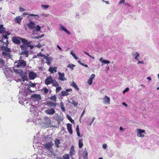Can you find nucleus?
I'll use <instances>...</instances> for the list:
<instances>
[{"label":"nucleus","mask_w":159,"mask_h":159,"mask_svg":"<svg viewBox=\"0 0 159 159\" xmlns=\"http://www.w3.org/2000/svg\"><path fill=\"white\" fill-rule=\"evenodd\" d=\"M58 74L59 75L58 79L62 81L66 80V79L65 77V74L64 73H61L58 72Z\"/></svg>","instance_id":"nucleus-6"},{"label":"nucleus","mask_w":159,"mask_h":159,"mask_svg":"<svg viewBox=\"0 0 159 159\" xmlns=\"http://www.w3.org/2000/svg\"><path fill=\"white\" fill-rule=\"evenodd\" d=\"M70 155L72 157L75 153V150L73 146H71L70 151Z\"/></svg>","instance_id":"nucleus-24"},{"label":"nucleus","mask_w":159,"mask_h":159,"mask_svg":"<svg viewBox=\"0 0 159 159\" xmlns=\"http://www.w3.org/2000/svg\"><path fill=\"white\" fill-rule=\"evenodd\" d=\"M95 119V117H92V120L91 121H88L87 122V123L90 126L91 125V124H92V123H93V122Z\"/></svg>","instance_id":"nucleus-32"},{"label":"nucleus","mask_w":159,"mask_h":159,"mask_svg":"<svg viewBox=\"0 0 159 159\" xmlns=\"http://www.w3.org/2000/svg\"><path fill=\"white\" fill-rule=\"evenodd\" d=\"M40 16H43V17H47L48 16V15L46 13H43L42 14H40Z\"/></svg>","instance_id":"nucleus-44"},{"label":"nucleus","mask_w":159,"mask_h":159,"mask_svg":"<svg viewBox=\"0 0 159 159\" xmlns=\"http://www.w3.org/2000/svg\"><path fill=\"white\" fill-rule=\"evenodd\" d=\"M2 69L3 70V72L6 76L9 74L11 71L10 68H8L7 66H6V67L3 68Z\"/></svg>","instance_id":"nucleus-13"},{"label":"nucleus","mask_w":159,"mask_h":159,"mask_svg":"<svg viewBox=\"0 0 159 159\" xmlns=\"http://www.w3.org/2000/svg\"><path fill=\"white\" fill-rule=\"evenodd\" d=\"M29 86L31 87H34L35 86V84L34 83L30 82Z\"/></svg>","instance_id":"nucleus-51"},{"label":"nucleus","mask_w":159,"mask_h":159,"mask_svg":"<svg viewBox=\"0 0 159 159\" xmlns=\"http://www.w3.org/2000/svg\"><path fill=\"white\" fill-rule=\"evenodd\" d=\"M27 25L29 28L30 29L32 30L35 29L33 32L32 34L33 35L36 34L37 32L40 30L41 27L39 25L36 26V25L32 22H30Z\"/></svg>","instance_id":"nucleus-1"},{"label":"nucleus","mask_w":159,"mask_h":159,"mask_svg":"<svg viewBox=\"0 0 159 159\" xmlns=\"http://www.w3.org/2000/svg\"><path fill=\"white\" fill-rule=\"evenodd\" d=\"M32 97L36 98L37 99H39L40 97V95L37 94H34L32 96Z\"/></svg>","instance_id":"nucleus-42"},{"label":"nucleus","mask_w":159,"mask_h":159,"mask_svg":"<svg viewBox=\"0 0 159 159\" xmlns=\"http://www.w3.org/2000/svg\"><path fill=\"white\" fill-rule=\"evenodd\" d=\"M76 130L77 132L79 131V125H77V127L76 129Z\"/></svg>","instance_id":"nucleus-62"},{"label":"nucleus","mask_w":159,"mask_h":159,"mask_svg":"<svg viewBox=\"0 0 159 159\" xmlns=\"http://www.w3.org/2000/svg\"><path fill=\"white\" fill-rule=\"evenodd\" d=\"M75 66L74 64H69L67 66V67H69L70 69H71L72 70H73L74 69V67H75Z\"/></svg>","instance_id":"nucleus-41"},{"label":"nucleus","mask_w":159,"mask_h":159,"mask_svg":"<svg viewBox=\"0 0 159 159\" xmlns=\"http://www.w3.org/2000/svg\"><path fill=\"white\" fill-rule=\"evenodd\" d=\"M141 63L142 64H144V62L143 61H139L137 63L138 64Z\"/></svg>","instance_id":"nucleus-60"},{"label":"nucleus","mask_w":159,"mask_h":159,"mask_svg":"<svg viewBox=\"0 0 159 159\" xmlns=\"http://www.w3.org/2000/svg\"><path fill=\"white\" fill-rule=\"evenodd\" d=\"M22 19V17L21 16H17L15 18V21L17 23L20 24Z\"/></svg>","instance_id":"nucleus-21"},{"label":"nucleus","mask_w":159,"mask_h":159,"mask_svg":"<svg viewBox=\"0 0 159 159\" xmlns=\"http://www.w3.org/2000/svg\"><path fill=\"white\" fill-rule=\"evenodd\" d=\"M125 1V0H120V1L119 2V3L120 4L124 3Z\"/></svg>","instance_id":"nucleus-58"},{"label":"nucleus","mask_w":159,"mask_h":159,"mask_svg":"<svg viewBox=\"0 0 159 159\" xmlns=\"http://www.w3.org/2000/svg\"><path fill=\"white\" fill-rule=\"evenodd\" d=\"M29 52L28 51H25L23 52H22L21 53V55H23L25 56L26 57H27L29 55Z\"/></svg>","instance_id":"nucleus-27"},{"label":"nucleus","mask_w":159,"mask_h":159,"mask_svg":"<svg viewBox=\"0 0 159 159\" xmlns=\"http://www.w3.org/2000/svg\"><path fill=\"white\" fill-rule=\"evenodd\" d=\"M60 141L58 139H56L55 141V144L57 147L58 148V147H59L58 145L60 144Z\"/></svg>","instance_id":"nucleus-37"},{"label":"nucleus","mask_w":159,"mask_h":159,"mask_svg":"<svg viewBox=\"0 0 159 159\" xmlns=\"http://www.w3.org/2000/svg\"><path fill=\"white\" fill-rule=\"evenodd\" d=\"M82 155L84 159H88V153L86 151H84L82 153Z\"/></svg>","instance_id":"nucleus-26"},{"label":"nucleus","mask_w":159,"mask_h":159,"mask_svg":"<svg viewBox=\"0 0 159 159\" xmlns=\"http://www.w3.org/2000/svg\"><path fill=\"white\" fill-rule=\"evenodd\" d=\"M44 36V34H42L41 36H37L33 37L32 38L35 39H39L40 38L43 37Z\"/></svg>","instance_id":"nucleus-39"},{"label":"nucleus","mask_w":159,"mask_h":159,"mask_svg":"<svg viewBox=\"0 0 159 159\" xmlns=\"http://www.w3.org/2000/svg\"><path fill=\"white\" fill-rule=\"evenodd\" d=\"M103 103L105 104H110V98L107 96H105L103 98Z\"/></svg>","instance_id":"nucleus-17"},{"label":"nucleus","mask_w":159,"mask_h":159,"mask_svg":"<svg viewBox=\"0 0 159 159\" xmlns=\"http://www.w3.org/2000/svg\"><path fill=\"white\" fill-rule=\"evenodd\" d=\"M95 77V75L94 74H92L91 76V77L89 78L93 80L94 78Z\"/></svg>","instance_id":"nucleus-55"},{"label":"nucleus","mask_w":159,"mask_h":159,"mask_svg":"<svg viewBox=\"0 0 159 159\" xmlns=\"http://www.w3.org/2000/svg\"><path fill=\"white\" fill-rule=\"evenodd\" d=\"M60 104L61 106V109L63 111H65V109L63 106V103L62 102H60Z\"/></svg>","instance_id":"nucleus-35"},{"label":"nucleus","mask_w":159,"mask_h":159,"mask_svg":"<svg viewBox=\"0 0 159 159\" xmlns=\"http://www.w3.org/2000/svg\"><path fill=\"white\" fill-rule=\"evenodd\" d=\"M20 76L23 81L24 82L25 80H28L27 75L26 72H21L20 73Z\"/></svg>","instance_id":"nucleus-9"},{"label":"nucleus","mask_w":159,"mask_h":159,"mask_svg":"<svg viewBox=\"0 0 159 159\" xmlns=\"http://www.w3.org/2000/svg\"><path fill=\"white\" fill-rule=\"evenodd\" d=\"M137 133L138 136L140 137H144V134H145V130L140 129H139L137 130Z\"/></svg>","instance_id":"nucleus-4"},{"label":"nucleus","mask_w":159,"mask_h":159,"mask_svg":"<svg viewBox=\"0 0 159 159\" xmlns=\"http://www.w3.org/2000/svg\"><path fill=\"white\" fill-rule=\"evenodd\" d=\"M5 63V61L2 59L0 58V67L3 69V68L6 67Z\"/></svg>","instance_id":"nucleus-22"},{"label":"nucleus","mask_w":159,"mask_h":159,"mask_svg":"<svg viewBox=\"0 0 159 159\" xmlns=\"http://www.w3.org/2000/svg\"><path fill=\"white\" fill-rule=\"evenodd\" d=\"M52 77L51 76L48 77L45 80V84L47 85H48L52 83Z\"/></svg>","instance_id":"nucleus-7"},{"label":"nucleus","mask_w":159,"mask_h":159,"mask_svg":"<svg viewBox=\"0 0 159 159\" xmlns=\"http://www.w3.org/2000/svg\"><path fill=\"white\" fill-rule=\"evenodd\" d=\"M52 86L55 87H58L59 86V84L55 80H53L52 83Z\"/></svg>","instance_id":"nucleus-31"},{"label":"nucleus","mask_w":159,"mask_h":159,"mask_svg":"<svg viewBox=\"0 0 159 159\" xmlns=\"http://www.w3.org/2000/svg\"><path fill=\"white\" fill-rule=\"evenodd\" d=\"M83 139H80L79 142V146L80 148H81L83 146Z\"/></svg>","instance_id":"nucleus-30"},{"label":"nucleus","mask_w":159,"mask_h":159,"mask_svg":"<svg viewBox=\"0 0 159 159\" xmlns=\"http://www.w3.org/2000/svg\"><path fill=\"white\" fill-rule=\"evenodd\" d=\"M67 129L70 134H72L73 133L72 130V125L70 123L67 124Z\"/></svg>","instance_id":"nucleus-19"},{"label":"nucleus","mask_w":159,"mask_h":159,"mask_svg":"<svg viewBox=\"0 0 159 159\" xmlns=\"http://www.w3.org/2000/svg\"><path fill=\"white\" fill-rule=\"evenodd\" d=\"M35 47H37L39 48H40L42 47V45L40 43H39L36 46H35Z\"/></svg>","instance_id":"nucleus-64"},{"label":"nucleus","mask_w":159,"mask_h":159,"mask_svg":"<svg viewBox=\"0 0 159 159\" xmlns=\"http://www.w3.org/2000/svg\"><path fill=\"white\" fill-rule=\"evenodd\" d=\"M26 61L23 60H20L16 62V63H17L16 66L17 67L23 68L26 65Z\"/></svg>","instance_id":"nucleus-2"},{"label":"nucleus","mask_w":159,"mask_h":159,"mask_svg":"<svg viewBox=\"0 0 159 159\" xmlns=\"http://www.w3.org/2000/svg\"><path fill=\"white\" fill-rule=\"evenodd\" d=\"M33 16L34 18L36 20H38L40 18V16L38 15H35L33 14H29L27 19L28 20L31 19L32 18H31V17Z\"/></svg>","instance_id":"nucleus-5"},{"label":"nucleus","mask_w":159,"mask_h":159,"mask_svg":"<svg viewBox=\"0 0 159 159\" xmlns=\"http://www.w3.org/2000/svg\"><path fill=\"white\" fill-rule=\"evenodd\" d=\"M4 50L8 52H10L11 51V49L7 47H5L4 48Z\"/></svg>","instance_id":"nucleus-43"},{"label":"nucleus","mask_w":159,"mask_h":159,"mask_svg":"<svg viewBox=\"0 0 159 159\" xmlns=\"http://www.w3.org/2000/svg\"><path fill=\"white\" fill-rule=\"evenodd\" d=\"M41 7L43 9L46 10L49 7V6L47 5H42Z\"/></svg>","instance_id":"nucleus-33"},{"label":"nucleus","mask_w":159,"mask_h":159,"mask_svg":"<svg viewBox=\"0 0 159 159\" xmlns=\"http://www.w3.org/2000/svg\"><path fill=\"white\" fill-rule=\"evenodd\" d=\"M19 8L20 11L21 12L24 11L25 10L22 7H20Z\"/></svg>","instance_id":"nucleus-56"},{"label":"nucleus","mask_w":159,"mask_h":159,"mask_svg":"<svg viewBox=\"0 0 159 159\" xmlns=\"http://www.w3.org/2000/svg\"><path fill=\"white\" fill-rule=\"evenodd\" d=\"M13 70L16 73H20V72H19L20 70H18L17 69H16L14 68Z\"/></svg>","instance_id":"nucleus-57"},{"label":"nucleus","mask_w":159,"mask_h":159,"mask_svg":"<svg viewBox=\"0 0 159 159\" xmlns=\"http://www.w3.org/2000/svg\"><path fill=\"white\" fill-rule=\"evenodd\" d=\"M59 26L58 28L60 30L64 31L68 35H69L71 33L62 24H59Z\"/></svg>","instance_id":"nucleus-3"},{"label":"nucleus","mask_w":159,"mask_h":159,"mask_svg":"<svg viewBox=\"0 0 159 159\" xmlns=\"http://www.w3.org/2000/svg\"><path fill=\"white\" fill-rule=\"evenodd\" d=\"M74 88L77 90H79V89L77 85L74 87Z\"/></svg>","instance_id":"nucleus-63"},{"label":"nucleus","mask_w":159,"mask_h":159,"mask_svg":"<svg viewBox=\"0 0 159 159\" xmlns=\"http://www.w3.org/2000/svg\"><path fill=\"white\" fill-rule=\"evenodd\" d=\"M5 32V29L2 25H0V33L3 34Z\"/></svg>","instance_id":"nucleus-25"},{"label":"nucleus","mask_w":159,"mask_h":159,"mask_svg":"<svg viewBox=\"0 0 159 159\" xmlns=\"http://www.w3.org/2000/svg\"><path fill=\"white\" fill-rule=\"evenodd\" d=\"M72 102H69L73 104L75 106H77L78 105V103L77 102H76L74 100H72Z\"/></svg>","instance_id":"nucleus-40"},{"label":"nucleus","mask_w":159,"mask_h":159,"mask_svg":"<svg viewBox=\"0 0 159 159\" xmlns=\"http://www.w3.org/2000/svg\"><path fill=\"white\" fill-rule=\"evenodd\" d=\"M57 104V103L53 102L51 101H49L47 103V105L49 107H55Z\"/></svg>","instance_id":"nucleus-11"},{"label":"nucleus","mask_w":159,"mask_h":159,"mask_svg":"<svg viewBox=\"0 0 159 159\" xmlns=\"http://www.w3.org/2000/svg\"><path fill=\"white\" fill-rule=\"evenodd\" d=\"M25 47L26 46L24 45H21L20 46V48L22 50H24L25 49H26Z\"/></svg>","instance_id":"nucleus-49"},{"label":"nucleus","mask_w":159,"mask_h":159,"mask_svg":"<svg viewBox=\"0 0 159 159\" xmlns=\"http://www.w3.org/2000/svg\"><path fill=\"white\" fill-rule=\"evenodd\" d=\"M63 159H70L69 155L68 154H65L63 156Z\"/></svg>","instance_id":"nucleus-34"},{"label":"nucleus","mask_w":159,"mask_h":159,"mask_svg":"<svg viewBox=\"0 0 159 159\" xmlns=\"http://www.w3.org/2000/svg\"><path fill=\"white\" fill-rule=\"evenodd\" d=\"M129 90V88H126L123 92V93L124 94L125 92H128Z\"/></svg>","instance_id":"nucleus-52"},{"label":"nucleus","mask_w":159,"mask_h":159,"mask_svg":"<svg viewBox=\"0 0 159 159\" xmlns=\"http://www.w3.org/2000/svg\"><path fill=\"white\" fill-rule=\"evenodd\" d=\"M110 63V61L107 60H104L103 61L102 63L104 64H109Z\"/></svg>","instance_id":"nucleus-50"},{"label":"nucleus","mask_w":159,"mask_h":159,"mask_svg":"<svg viewBox=\"0 0 159 159\" xmlns=\"http://www.w3.org/2000/svg\"><path fill=\"white\" fill-rule=\"evenodd\" d=\"M44 59L46 60V63L48 65H50L52 61V59L51 57H48L46 56H45Z\"/></svg>","instance_id":"nucleus-14"},{"label":"nucleus","mask_w":159,"mask_h":159,"mask_svg":"<svg viewBox=\"0 0 159 159\" xmlns=\"http://www.w3.org/2000/svg\"><path fill=\"white\" fill-rule=\"evenodd\" d=\"M53 146V144L51 142H47L44 145L45 148L48 150L52 149Z\"/></svg>","instance_id":"nucleus-8"},{"label":"nucleus","mask_w":159,"mask_h":159,"mask_svg":"<svg viewBox=\"0 0 159 159\" xmlns=\"http://www.w3.org/2000/svg\"><path fill=\"white\" fill-rule=\"evenodd\" d=\"M20 40L25 45H26L27 46L28 45H30L32 43L31 41H28V40L25 39L20 38Z\"/></svg>","instance_id":"nucleus-20"},{"label":"nucleus","mask_w":159,"mask_h":159,"mask_svg":"<svg viewBox=\"0 0 159 159\" xmlns=\"http://www.w3.org/2000/svg\"><path fill=\"white\" fill-rule=\"evenodd\" d=\"M27 46L28 47H30L31 49H32L34 47V46L30 45H30H28Z\"/></svg>","instance_id":"nucleus-61"},{"label":"nucleus","mask_w":159,"mask_h":159,"mask_svg":"<svg viewBox=\"0 0 159 159\" xmlns=\"http://www.w3.org/2000/svg\"><path fill=\"white\" fill-rule=\"evenodd\" d=\"M49 99L51 100L54 101L55 102H56L57 101V97L55 95L52 96L50 97Z\"/></svg>","instance_id":"nucleus-29"},{"label":"nucleus","mask_w":159,"mask_h":159,"mask_svg":"<svg viewBox=\"0 0 159 159\" xmlns=\"http://www.w3.org/2000/svg\"><path fill=\"white\" fill-rule=\"evenodd\" d=\"M102 148L104 149H106L107 148V146L106 144H104L102 145Z\"/></svg>","instance_id":"nucleus-54"},{"label":"nucleus","mask_w":159,"mask_h":159,"mask_svg":"<svg viewBox=\"0 0 159 159\" xmlns=\"http://www.w3.org/2000/svg\"><path fill=\"white\" fill-rule=\"evenodd\" d=\"M2 54L4 56H7L8 57H10V53H7L6 52H2Z\"/></svg>","instance_id":"nucleus-36"},{"label":"nucleus","mask_w":159,"mask_h":159,"mask_svg":"<svg viewBox=\"0 0 159 159\" xmlns=\"http://www.w3.org/2000/svg\"><path fill=\"white\" fill-rule=\"evenodd\" d=\"M45 113L48 115H52L55 112V110L52 108H48L45 111Z\"/></svg>","instance_id":"nucleus-10"},{"label":"nucleus","mask_w":159,"mask_h":159,"mask_svg":"<svg viewBox=\"0 0 159 159\" xmlns=\"http://www.w3.org/2000/svg\"><path fill=\"white\" fill-rule=\"evenodd\" d=\"M36 74L33 72H30L29 73V77L30 80H33L36 77Z\"/></svg>","instance_id":"nucleus-18"},{"label":"nucleus","mask_w":159,"mask_h":159,"mask_svg":"<svg viewBox=\"0 0 159 159\" xmlns=\"http://www.w3.org/2000/svg\"><path fill=\"white\" fill-rule=\"evenodd\" d=\"M9 34H7L6 35H3L2 36V41L3 43H5L6 45L8 44L7 42V35H9Z\"/></svg>","instance_id":"nucleus-16"},{"label":"nucleus","mask_w":159,"mask_h":159,"mask_svg":"<svg viewBox=\"0 0 159 159\" xmlns=\"http://www.w3.org/2000/svg\"><path fill=\"white\" fill-rule=\"evenodd\" d=\"M93 80L91 79H89L88 81V83L89 85H91L92 84Z\"/></svg>","instance_id":"nucleus-47"},{"label":"nucleus","mask_w":159,"mask_h":159,"mask_svg":"<svg viewBox=\"0 0 159 159\" xmlns=\"http://www.w3.org/2000/svg\"><path fill=\"white\" fill-rule=\"evenodd\" d=\"M85 110H84L83 111L82 113H81V116H80V118H82V117L83 116H84V113H85Z\"/></svg>","instance_id":"nucleus-59"},{"label":"nucleus","mask_w":159,"mask_h":159,"mask_svg":"<svg viewBox=\"0 0 159 159\" xmlns=\"http://www.w3.org/2000/svg\"><path fill=\"white\" fill-rule=\"evenodd\" d=\"M132 55L134 56V58L135 59L137 60H138V57L139 56V54L138 52H136L135 53L132 54Z\"/></svg>","instance_id":"nucleus-28"},{"label":"nucleus","mask_w":159,"mask_h":159,"mask_svg":"<svg viewBox=\"0 0 159 159\" xmlns=\"http://www.w3.org/2000/svg\"><path fill=\"white\" fill-rule=\"evenodd\" d=\"M70 85L73 87H74L76 85V84L73 81L72 82H71L70 83Z\"/></svg>","instance_id":"nucleus-48"},{"label":"nucleus","mask_w":159,"mask_h":159,"mask_svg":"<svg viewBox=\"0 0 159 159\" xmlns=\"http://www.w3.org/2000/svg\"><path fill=\"white\" fill-rule=\"evenodd\" d=\"M43 91L45 93H47L48 92V89L47 88H43Z\"/></svg>","instance_id":"nucleus-53"},{"label":"nucleus","mask_w":159,"mask_h":159,"mask_svg":"<svg viewBox=\"0 0 159 159\" xmlns=\"http://www.w3.org/2000/svg\"><path fill=\"white\" fill-rule=\"evenodd\" d=\"M68 119L70 121V122L72 123H73L74 122V120H72L71 117L68 115H66Z\"/></svg>","instance_id":"nucleus-38"},{"label":"nucleus","mask_w":159,"mask_h":159,"mask_svg":"<svg viewBox=\"0 0 159 159\" xmlns=\"http://www.w3.org/2000/svg\"><path fill=\"white\" fill-rule=\"evenodd\" d=\"M72 90V89H67L66 91H62L61 92V95L62 96H67L69 95V93L68 92Z\"/></svg>","instance_id":"nucleus-15"},{"label":"nucleus","mask_w":159,"mask_h":159,"mask_svg":"<svg viewBox=\"0 0 159 159\" xmlns=\"http://www.w3.org/2000/svg\"><path fill=\"white\" fill-rule=\"evenodd\" d=\"M57 67H49L48 70L52 73H53L54 72H55L57 71Z\"/></svg>","instance_id":"nucleus-23"},{"label":"nucleus","mask_w":159,"mask_h":159,"mask_svg":"<svg viewBox=\"0 0 159 159\" xmlns=\"http://www.w3.org/2000/svg\"><path fill=\"white\" fill-rule=\"evenodd\" d=\"M61 87H57L56 89V92L57 93L59 91H60L61 90Z\"/></svg>","instance_id":"nucleus-45"},{"label":"nucleus","mask_w":159,"mask_h":159,"mask_svg":"<svg viewBox=\"0 0 159 159\" xmlns=\"http://www.w3.org/2000/svg\"><path fill=\"white\" fill-rule=\"evenodd\" d=\"M20 37H13L12 38V40L13 42L16 44H19L21 43Z\"/></svg>","instance_id":"nucleus-12"},{"label":"nucleus","mask_w":159,"mask_h":159,"mask_svg":"<svg viewBox=\"0 0 159 159\" xmlns=\"http://www.w3.org/2000/svg\"><path fill=\"white\" fill-rule=\"evenodd\" d=\"M45 55L42 54L41 52L39 53V54H38L37 55V56H38V57H43L44 58L45 57Z\"/></svg>","instance_id":"nucleus-46"}]
</instances>
